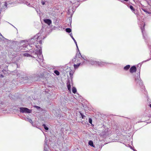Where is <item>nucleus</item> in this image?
Instances as JSON below:
<instances>
[{
    "label": "nucleus",
    "mask_w": 151,
    "mask_h": 151,
    "mask_svg": "<svg viewBox=\"0 0 151 151\" xmlns=\"http://www.w3.org/2000/svg\"><path fill=\"white\" fill-rule=\"evenodd\" d=\"M80 59H81V58H80L78 59L77 58V57L73 59L72 61L73 63H77L76 64H74V69H76L78 68L81 64V63L80 61Z\"/></svg>",
    "instance_id": "f257e3e1"
},
{
    "label": "nucleus",
    "mask_w": 151,
    "mask_h": 151,
    "mask_svg": "<svg viewBox=\"0 0 151 151\" xmlns=\"http://www.w3.org/2000/svg\"><path fill=\"white\" fill-rule=\"evenodd\" d=\"M20 111L22 113H29L32 112V110L29 109L27 108L21 107L20 108Z\"/></svg>",
    "instance_id": "f03ea898"
},
{
    "label": "nucleus",
    "mask_w": 151,
    "mask_h": 151,
    "mask_svg": "<svg viewBox=\"0 0 151 151\" xmlns=\"http://www.w3.org/2000/svg\"><path fill=\"white\" fill-rule=\"evenodd\" d=\"M137 70V68L135 66H132L130 69L129 71L131 73L135 72Z\"/></svg>",
    "instance_id": "7ed1b4c3"
},
{
    "label": "nucleus",
    "mask_w": 151,
    "mask_h": 151,
    "mask_svg": "<svg viewBox=\"0 0 151 151\" xmlns=\"http://www.w3.org/2000/svg\"><path fill=\"white\" fill-rule=\"evenodd\" d=\"M44 22L47 24L48 25H50L51 23V21L49 19H45L44 20Z\"/></svg>",
    "instance_id": "20e7f679"
},
{
    "label": "nucleus",
    "mask_w": 151,
    "mask_h": 151,
    "mask_svg": "<svg viewBox=\"0 0 151 151\" xmlns=\"http://www.w3.org/2000/svg\"><path fill=\"white\" fill-rule=\"evenodd\" d=\"M94 63L96 65H98L99 66H101L104 65V63L103 62H100L99 61L95 62Z\"/></svg>",
    "instance_id": "39448f33"
},
{
    "label": "nucleus",
    "mask_w": 151,
    "mask_h": 151,
    "mask_svg": "<svg viewBox=\"0 0 151 151\" xmlns=\"http://www.w3.org/2000/svg\"><path fill=\"white\" fill-rule=\"evenodd\" d=\"M130 68V65H127L124 68V69L125 70H128Z\"/></svg>",
    "instance_id": "423d86ee"
},
{
    "label": "nucleus",
    "mask_w": 151,
    "mask_h": 151,
    "mask_svg": "<svg viewBox=\"0 0 151 151\" xmlns=\"http://www.w3.org/2000/svg\"><path fill=\"white\" fill-rule=\"evenodd\" d=\"M25 120L29 122L32 124H33V122H32L31 119L30 118H27L25 119Z\"/></svg>",
    "instance_id": "0eeeda50"
},
{
    "label": "nucleus",
    "mask_w": 151,
    "mask_h": 151,
    "mask_svg": "<svg viewBox=\"0 0 151 151\" xmlns=\"http://www.w3.org/2000/svg\"><path fill=\"white\" fill-rule=\"evenodd\" d=\"M88 144L91 146H92L93 147H94V145H93V142L92 141H91V140L90 141L88 142Z\"/></svg>",
    "instance_id": "6e6552de"
},
{
    "label": "nucleus",
    "mask_w": 151,
    "mask_h": 151,
    "mask_svg": "<svg viewBox=\"0 0 151 151\" xmlns=\"http://www.w3.org/2000/svg\"><path fill=\"white\" fill-rule=\"evenodd\" d=\"M67 87H68V90L70 91V92H71V89H70L71 86H70V83H69L67 85Z\"/></svg>",
    "instance_id": "1a4fd4ad"
},
{
    "label": "nucleus",
    "mask_w": 151,
    "mask_h": 151,
    "mask_svg": "<svg viewBox=\"0 0 151 151\" xmlns=\"http://www.w3.org/2000/svg\"><path fill=\"white\" fill-rule=\"evenodd\" d=\"M72 91L73 93H75L77 91V90L76 88L73 87L72 88Z\"/></svg>",
    "instance_id": "9d476101"
},
{
    "label": "nucleus",
    "mask_w": 151,
    "mask_h": 151,
    "mask_svg": "<svg viewBox=\"0 0 151 151\" xmlns=\"http://www.w3.org/2000/svg\"><path fill=\"white\" fill-rule=\"evenodd\" d=\"M65 30H66V32L68 33H70L71 31V29L70 28H66V29Z\"/></svg>",
    "instance_id": "9b49d317"
},
{
    "label": "nucleus",
    "mask_w": 151,
    "mask_h": 151,
    "mask_svg": "<svg viewBox=\"0 0 151 151\" xmlns=\"http://www.w3.org/2000/svg\"><path fill=\"white\" fill-rule=\"evenodd\" d=\"M54 73L57 76H59L60 75V73L57 70L54 71Z\"/></svg>",
    "instance_id": "f8f14e48"
},
{
    "label": "nucleus",
    "mask_w": 151,
    "mask_h": 151,
    "mask_svg": "<svg viewBox=\"0 0 151 151\" xmlns=\"http://www.w3.org/2000/svg\"><path fill=\"white\" fill-rule=\"evenodd\" d=\"M129 8L133 11H135V9L132 6L130 5L129 6Z\"/></svg>",
    "instance_id": "ddd939ff"
},
{
    "label": "nucleus",
    "mask_w": 151,
    "mask_h": 151,
    "mask_svg": "<svg viewBox=\"0 0 151 151\" xmlns=\"http://www.w3.org/2000/svg\"><path fill=\"white\" fill-rule=\"evenodd\" d=\"M42 126L44 127V129L46 130H48V128L46 126L45 124H43Z\"/></svg>",
    "instance_id": "4468645a"
},
{
    "label": "nucleus",
    "mask_w": 151,
    "mask_h": 151,
    "mask_svg": "<svg viewBox=\"0 0 151 151\" xmlns=\"http://www.w3.org/2000/svg\"><path fill=\"white\" fill-rule=\"evenodd\" d=\"M24 56L26 57H30V55L28 53H25L24 54Z\"/></svg>",
    "instance_id": "2eb2a0df"
},
{
    "label": "nucleus",
    "mask_w": 151,
    "mask_h": 151,
    "mask_svg": "<svg viewBox=\"0 0 151 151\" xmlns=\"http://www.w3.org/2000/svg\"><path fill=\"white\" fill-rule=\"evenodd\" d=\"M148 116H146V119H143L142 121V122H145L146 121H147V120H148Z\"/></svg>",
    "instance_id": "dca6fc26"
},
{
    "label": "nucleus",
    "mask_w": 151,
    "mask_h": 151,
    "mask_svg": "<svg viewBox=\"0 0 151 151\" xmlns=\"http://www.w3.org/2000/svg\"><path fill=\"white\" fill-rule=\"evenodd\" d=\"M89 122L91 124H92V119L91 118L89 119Z\"/></svg>",
    "instance_id": "f3484780"
},
{
    "label": "nucleus",
    "mask_w": 151,
    "mask_h": 151,
    "mask_svg": "<svg viewBox=\"0 0 151 151\" xmlns=\"http://www.w3.org/2000/svg\"><path fill=\"white\" fill-rule=\"evenodd\" d=\"M7 4L6 2H5L4 4V6L5 7H6L7 6Z\"/></svg>",
    "instance_id": "a211bd4d"
},
{
    "label": "nucleus",
    "mask_w": 151,
    "mask_h": 151,
    "mask_svg": "<svg viewBox=\"0 0 151 151\" xmlns=\"http://www.w3.org/2000/svg\"><path fill=\"white\" fill-rule=\"evenodd\" d=\"M81 116L82 118V119H84V117H85V116L84 115H83V114H81Z\"/></svg>",
    "instance_id": "6ab92c4d"
},
{
    "label": "nucleus",
    "mask_w": 151,
    "mask_h": 151,
    "mask_svg": "<svg viewBox=\"0 0 151 151\" xmlns=\"http://www.w3.org/2000/svg\"><path fill=\"white\" fill-rule=\"evenodd\" d=\"M42 4L43 5H44L45 4V2L44 1H42L41 2Z\"/></svg>",
    "instance_id": "aec40b11"
},
{
    "label": "nucleus",
    "mask_w": 151,
    "mask_h": 151,
    "mask_svg": "<svg viewBox=\"0 0 151 151\" xmlns=\"http://www.w3.org/2000/svg\"><path fill=\"white\" fill-rule=\"evenodd\" d=\"M0 77L3 78L4 77V76L2 74H0Z\"/></svg>",
    "instance_id": "412c9836"
},
{
    "label": "nucleus",
    "mask_w": 151,
    "mask_h": 151,
    "mask_svg": "<svg viewBox=\"0 0 151 151\" xmlns=\"http://www.w3.org/2000/svg\"><path fill=\"white\" fill-rule=\"evenodd\" d=\"M35 107H36L37 109H40V107L37 106H35Z\"/></svg>",
    "instance_id": "4be33fe9"
},
{
    "label": "nucleus",
    "mask_w": 151,
    "mask_h": 151,
    "mask_svg": "<svg viewBox=\"0 0 151 151\" xmlns=\"http://www.w3.org/2000/svg\"><path fill=\"white\" fill-rule=\"evenodd\" d=\"M71 37H72V38L74 40V41H75V39H74L73 37V36H71Z\"/></svg>",
    "instance_id": "5701e85b"
},
{
    "label": "nucleus",
    "mask_w": 151,
    "mask_h": 151,
    "mask_svg": "<svg viewBox=\"0 0 151 151\" xmlns=\"http://www.w3.org/2000/svg\"><path fill=\"white\" fill-rule=\"evenodd\" d=\"M74 41L75 42V43H76V45L77 46V42H76V41L75 40V41Z\"/></svg>",
    "instance_id": "b1692460"
},
{
    "label": "nucleus",
    "mask_w": 151,
    "mask_h": 151,
    "mask_svg": "<svg viewBox=\"0 0 151 151\" xmlns=\"http://www.w3.org/2000/svg\"><path fill=\"white\" fill-rule=\"evenodd\" d=\"M150 108H151V104L150 105Z\"/></svg>",
    "instance_id": "393cba45"
},
{
    "label": "nucleus",
    "mask_w": 151,
    "mask_h": 151,
    "mask_svg": "<svg viewBox=\"0 0 151 151\" xmlns=\"http://www.w3.org/2000/svg\"><path fill=\"white\" fill-rule=\"evenodd\" d=\"M71 73H70V76H71Z\"/></svg>",
    "instance_id": "a878e982"
},
{
    "label": "nucleus",
    "mask_w": 151,
    "mask_h": 151,
    "mask_svg": "<svg viewBox=\"0 0 151 151\" xmlns=\"http://www.w3.org/2000/svg\"><path fill=\"white\" fill-rule=\"evenodd\" d=\"M144 117V116H143L142 117V118H143Z\"/></svg>",
    "instance_id": "bb28decb"
},
{
    "label": "nucleus",
    "mask_w": 151,
    "mask_h": 151,
    "mask_svg": "<svg viewBox=\"0 0 151 151\" xmlns=\"http://www.w3.org/2000/svg\"><path fill=\"white\" fill-rule=\"evenodd\" d=\"M72 74H71V76H72Z\"/></svg>",
    "instance_id": "cd10ccee"
}]
</instances>
